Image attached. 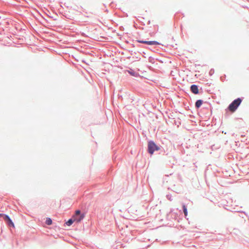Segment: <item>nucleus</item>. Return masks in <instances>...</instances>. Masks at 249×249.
I'll use <instances>...</instances> for the list:
<instances>
[{
    "instance_id": "obj_10",
    "label": "nucleus",
    "mask_w": 249,
    "mask_h": 249,
    "mask_svg": "<svg viewBox=\"0 0 249 249\" xmlns=\"http://www.w3.org/2000/svg\"><path fill=\"white\" fill-rule=\"evenodd\" d=\"M3 216H4V219L7 220L8 221L11 219L8 215L3 214Z\"/></svg>"
},
{
    "instance_id": "obj_7",
    "label": "nucleus",
    "mask_w": 249,
    "mask_h": 249,
    "mask_svg": "<svg viewBox=\"0 0 249 249\" xmlns=\"http://www.w3.org/2000/svg\"><path fill=\"white\" fill-rule=\"evenodd\" d=\"M73 222H74V220H73V219L72 218L71 219H69L67 222H66V224L68 225V226H70L73 223Z\"/></svg>"
},
{
    "instance_id": "obj_3",
    "label": "nucleus",
    "mask_w": 249,
    "mask_h": 249,
    "mask_svg": "<svg viewBox=\"0 0 249 249\" xmlns=\"http://www.w3.org/2000/svg\"><path fill=\"white\" fill-rule=\"evenodd\" d=\"M84 214H81L80 210H77L75 212V214L72 216V218L74 221L78 223L80 222L84 218Z\"/></svg>"
},
{
    "instance_id": "obj_6",
    "label": "nucleus",
    "mask_w": 249,
    "mask_h": 249,
    "mask_svg": "<svg viewBox=\"0 0 249 249\" xmlns=\"http://www.w3.org/2000/svg\"><path fill=\"white\" fill-rule=\"evenodd\" d=\"M203 101L201 100H198L196 102V107L199 108L202 104Z\"/></svg>"
},
{
    "instance_id": "obj_4",
    "label": "nucleus",
    "mask_w": 249,
    "mask_h": 249,
    "mask_svg": "<svg viewBox=\"0 0 249 249\" xmlns=\"http://www.w3.org/2000/svg\"><path fill=\"white\" fill-rule=\"evenodd\" d=\"M140 43L146 44L149 45H159L160 43L156 41H144V40H138Z\"/></svg>"
},
{
    "instance_id": "obj_9",
    "label": "nucleus",
    "mask_w": 249,
    "mask_h": 249,
    "mask_svg": "<svg viewBox=\"0 0 249 249\" xmlns=\"http://www.w3.org/2000/svg\"><path fill=\"white\" fill-rule=\"evenodd\" d=\"M182 207H183L184 213L185 215L186 216L187 215V208L185 205H183Z\"/></svg>"
},
{
    "instance_id": "obj_1",
    "label": "nucleus",
    "mask_w": 249,
    "mask_h": 249,
    "mask_svg": "<svg viewBox=\"0 0 249 249\" xmlns=\"http://www.w3.org/2000/svg\"><path fill=\"white\" fill-rule=\"evenodd\" d=\"M242 100L238 98L234 100L229 106L228 108L230 111L232 112H234L237 108L238 106L240 105Z\"/></svg>"
},
{
    "instance_id": "obj_8",
    "label": "nucleus",
    "mask_w": 249,
    "mask_h": 249,
    "mask_svg": "<svg viewBox=\"0 0 249 249\" xmlns=\"http://www.w3.org/2000/svg\"><path fill=\"white\" fill-rule=\"evenodd\" d=\"M46 224L48 225H51L52 224V221L51 219L50 218H47L46 220Z\"/></svg>"
},
{
    "instance_id": "obj_13",
    "label": "nucleus",
    "mask_w": 249,
    "mask_h": 249,
    "mask_svg": "<svg viewBox=\"0 0 249 249\" xmlns=\"http://www.w3.org/2000/svg\"><path fill=\"white\" fill-rule=\"evenodd\" d=\"M3 214L0 213V217H2V216H3Z\"/></svg>"
},
{
    "instance_id": "obj_2",
    "label": "nucleus",
    "mask_w": 249,
    "mask_h": 249,
    "mask_svg": "<svg viewBox=\"0 0 249 249\" xmlns=\"http://www.w3.org/2000/svg\"><path fill=\"white\" fill-rule=\"evenodd\" d=\"M148 152L150 154H153L156 150H160V148L153 142L150 141L148 144Z\"/></svg>"
},
{
    "instance_id": "obj_12",
    "label": "nucleus",
    "mask_w": 249,
    "mask_h": 249,
    "mask_svg": "<svg viewBox=\"0 0 249 249\" xmlns=\"http://www.w3.org/2000/svg\"><path fill=\"white\" fill-rule=\"evenodd\" d=\"M128 72L133 76H136L137 75V74H136L135 72L132 71H128Z\"/></svg>"
},
{
    "instance_id": "obj_11",
    "label": "nucleus",
    "mask_w": 249,
    "mask_h": 249,
    "mask_svg": "<svg viewBox=\"0 0 249 249\" xmlns=\"http://www.w3.org/2000/svg\"><path fill=\"white\" fill-rule=\"evenodd\" d=\"M8 222H9V224L10 225H11L13 227H14V224L13 222L12 221V220L11 219L8 221Z\"/></svg>"
},
{
    "instance_id": "obj_5",
    "label": "nucleus",
    "mask_w": 249,
    "mask_h": 249,
    "mask_svg": "<svg viewBox=\"0 0 249 249\" xmlns=\"http://www.w3.org/2000/svg\"><path fill=\"white\" fill-rule=\"evenodd\" d=\"M191 90L194 94L198 93V89L196 85H193L191 87Z\"/></svg>"
}]
</instances>
